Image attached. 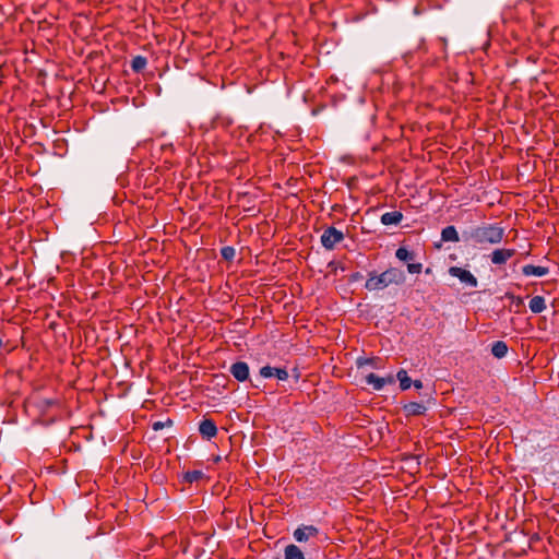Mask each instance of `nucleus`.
Returning a JSON list of instances; mask_svg holds the SVG:
<instances>
[{
    "label": "nucleus",
    "mask_w": 559,
    "mask_h": 559,
    "mask_svg": "<svg viewBox=\"0 0 559 559\" xmlns=\"http://www.w3.org/2000/svg\"><path fill=\"white\" fill-rule=\"evenodd\" d=\"M462 236L465 242L486 248L487 246L499 245L506 236V230L498 223H484L464 230Z\"/></svg>",
    "instance_id": "1"
},
{
    "label": "nucleus",
    "mask_w": 559,
    "mask_h": 559,
    "mask_svg": "<svg viewBox=\"0 0 559 559\" xmlns=\"http://www.w3.org/2000/svg\"><path fill=\"white\" fill-rule=\"evenodd\" d=\"M405 281L406 275L404 271L399 267H389L382 273L371 271L368 273L365 288L369 292L383 290L390 285H403Z\"/></svg>",
    "instance_id": "2"
},
{
    "label": "nucleus",
    "mask_w": 559,
    "mask_h": 559,
    "mask_svg": "<svg viewBox=\"0 0 559 559\" xmlns=\"http://www.w3.org/2000/svg\"><path fill=\"white\" fill-rule=\"evenodd\" d=\"M343 240L344 234L333 226H330L326 229H324L323 234L321 235V245L326 250H333L335 246Z\"/></svg>",
    "instance_id": "3"
},
{
    "label": "nucleus",
    "mask_w": 559,
    "mask_h": 559,
    "mask_svg": "<svg viewBox=\"0 0 559 559\" xmlns=\"http://www.w3.org/2000/svg\"><path fill=\"white\" fill-rule=\"evenodd\" d=\"M320 531L314 525H300L293 533L295 540L298 543H307L318 539Z\"/></svg>",
    "instance_id": "4"
},
{
    "label": "nucleus",
    "mask_w": 559,
    "mask_h": 559,
    "mask_svg": "<svg viewBox=\"0 0 559 559\" xmlns=\"http://www.w3.org/2000/svg\"><path fill=\"white\" fill-rule=\"evenodd\" d=\"M449 274L453 277L459 278L461 283L467 286L477 287L478 285L477 278L468 270L459 266H451L449 269Z\"/></svg>",
    "instance_id": "5"
},
{
    "label": "nucleus",
    "mask_w": 559,
    "mask_h": 559,
    "mask_svg": "<svg viewBox=\"0 0 559 559\" xmlns=\"http://www.w3.org/2000/svg\"><path fill=\"white\" fill-rule=\"evenodd\" d=\"M516 253L515 249L509 248H499L495 249L490 254L489 259L493 265H502L508 262L511 258H513Z\"/></svg>",
    "instance_id": "6"
},
{
    "label": "nucleus",
    "mask_w": 559,
    "mask_h": 559,
    "mask_svg": "<svg viewBox=\"0 0 559 559\" xmlns=\"http://www.w3.org/2000/svg\"><path fill=\"white\" fill-rule=\"evenodd\" d=\"M229 372L233 374V377L238 381V382H245V381H250V369H249V365L245 361H236L234 362L230 368H229Z\"/></svg>",
    "instance_id": "7"
},
{
    "label": "nucleus",
    "mask_w": 559,
    "mask_h": 559,
    "mask_svg": "<svg viewBox=\"0 0 559 559\" xmlns=\"http://www.w3.org/2000/svg\"><path fill=\"white\" fill-rule=\"evenodd\" d=\"M259 373L262 378L276 377L281 381H286L289 377L286 368H277V367H271V366H263L260 369Z\"/></svg>",
    "instance_id": "8"
},
{
    "label": "nucleus",
    "mask_w": 559,
    "mask_h": 559,
    "mask_svg": "<svg viewBox=\"0 0 559 559\" xmlns=\"http://www.w3.org/2000/svg\"><path fill=\"white\" fill-rule=\"evenodd\" d=\"M199 431L202 438L211 440L217 435V427L213 419L204 418L199 425Z\"/></svg>",
    "instance_id": "9"
},
{
    "label": "nucleus",
    "mask_w": 559,
    "mask_h": 559,
    "mask_svg": "<svg viewBox=\"0 0 559 559\" xmlns=\"http://www.w3.org/2000/svg\"><path fill=\"white\" fill-rule=\"evenodd\" d=\"M365 380L368 384H371L373 386V390H376V391L382 390L386 383L393 384L395 382V379L392 376H389L386 378H381V377L377 376L376 373L367 374Z\"/></svg>",
    "instance_id": "10"
},
{
    "label": "nucleus",
    "mask_w": 559,
    "mask_h": 559,
    "mask_svg": "<svg viewBox=\"0 0 559 559\" xmlns=\"http://www.w3.org/2000/svg\"><path fill=\"white\" fill-rule=\"evenodd\" d=\"M427 407L421 402H409L403 405V412L406 417L425 415Z\"/></svg>",
    "instance_id": "11"
},
{
    "label": "nucleus",
    "mask_w": 559,
    "mask_h": 559,
    "mask_svg": "<svg viewBox=\"0 0 559 559\" xmlns=\"http://www.w3.org/2000/svg\"><path fill=\"white\" fill-rule=\"evenodd\" d=\"M522 273L525 276H545L549 273V269L546 266L526 264L522 267Z\"/></svg>",
    "instance_id": "12"
},
{
    "label": "nucleus",
    "mask_w": 559,
    "mask_h": 559,
    "mask_svg": "<svg viewBox=\"0 0 559 559\" xmlns=\"http://www.w3.org/2000/svg\"><path fill=\"white\" fill-rule=\"evenodd\" d=\"M403 219V214L402 212H399V211H393V212H386L384 214L381 215V223L383 225H397L402 222Z\"/></svg>",
    "instance_id": "13"
},
{
    "label": "nucleus",
    "mask_w": 559,
    "mask_h": 559,
    "mask_svg": "<svg viewBox=\"0 0 559 559\" xmlns=\"http://www.w3.org/2000/svg\"><path fill=\"white\" fill-rule=\"evenodd\" d=\"M441 240L445 242H459L460 236L453 225L447 226L441 230Z\"/></svg>",
    "instance_id": "14"
},
{
    "label": "nucleus",
    "mask_w": 559,
    "mask_h": 559,
    "mask_svg": "<svg viewBox=\"0 0 559 559\" xmlns=\"http://www.w3.org/2000/svg\"><path fill=\"white\" fill-rule=\"evenodd\" d=\"M285 559H305L304 551L295 544H289L284 549Z\"/></svg>",
    "instance_id": "15"
},
{
    "label": "nucleus",
    "mask_w": 559,
    "mask_h": 559,
    "mask_svg": "<svg viewBox=\"0 0 559 559\" xmlns=\"http://www.w3.org/2000/svg\"><path fill=\"white\" fill-rule=\"evenodd\" d=\"M528 306L533 313H540L546 309L545 298L542 296H534L530 300Z\"/></svg>",
    "instance_id": "16"
},
{
    "label": "nucleus",
    "mask_w": 559,
    "mask_h": 559,
    "mask_svg": "<svg viewBox=\"0 0 559 559\" xmlns=\"http://www.w3.org/2000/svg\"><path fill=\"white\" fill-rule=\"evenodd\" d=\"M508 353V345L503 341H496L491 346V354L496 358H503Z\"/></svg>",
    "instance_id": "17"
},
{
    "label": "nucleus",
    "mask_w": 559,
    "mask_h": 559,
    "mask_svg": "<svg viewBox=\"0 0 559 559\" xmlns=\"http://www.w3.org/2000/svg\"><path fill=\"white\" fill-rule=\"evenodd\" d=\"M205 477L204 473L199 469L187 471L183 474V481L188 484L197 483Z\"/></svg>",
    "instance_id": "18"
},
{
    "label": "nucleus",
    "mask_w": 559,
    "mask_h": 559,
    "mask_svg": "<svg viewBox=\"0 0 559 559\" xmlns=\"http://www.w3.org/2000/svg\"><path fill=\"white\" fill-rule=\"evenodd\" d=\"M396 379L400 381V388L402 391H406L412 385V380L407 374V371L404 369H401L396 373Z\"/></svg>",
    "instance_id": "19"
},
{
    "label": "nucleus",
    "mask_w": 559,
    "mask_h": 559,
    "mask_svg": "<svg viewBox=\"0 0 559 559\" xmlns=\"http://www.w3.org/2000/svg\"><path fill=\"white\" fill-rule=\"evenodd\" d=\"M147 64V59L143 56H136L131 60V69L135 73L142 72Z\"/></svg>",
    "instance_id": "20"
},
{
    "label": "nucleus",
    "mask_w": 559,
    "mask_h": 559,
    "mask_svg": "<svg viewBox=\"0 0 559 559\" xmlns=\"http://www.w3.org/2000/svg\"><path fill=\"white\" fill-rule=\"evenodd\" d=\"M395 257L400 260V261H413L416 257L415 252L413 251H409L407 250L405 247H400L396 251H395Z\"/></svg>",
    "instance_id": "21"
},
{
    "label": "nucleus",
    "mask_w": 559,
    "mask_h": 559,
    "mask_svg": "<svg viewBox=\"0 0 559 559\" xmlns=\"http://www.w3.org/2000/svg\"><path fill=\"white\" fill-rule=\"evenodd\" d=\"M236 250L234 247L226 246L221 249V255L225 261L231 262L235 258Z\"/></svg>",
    "instance_id": "22"
},
{
    "label": "nucleus",
    "mask_w": 559,
    "mask_h": 559,
    "mask_svg": "<svg viewBox=\"0 0 559 559\" xmlns=\"http://www.w3.org/2000/svg\"><path fill=\"white\" fill-rule=\"evenodd\" d=\"M170 426H173V420H171V419H169V418H168L167 420H165V421L157 420V421H154V423L152 424V428H153V430H155V431L162 430V429H164L165 427H170Z\"/></svg>",
    "instance_id": "23"
},
{
    "label": "nucleus",
    "mask_w": 559,
    "mask_h": 559,
    "mask_svg": "<svg viewBox=\"0 0 559 559\" xmlns=\"http://www.w3.org/2000/svg\"><path fill=\"white\" fill-rule=\"evenodd\" d=\"M423 270L421 263H408L407 264V271L411 274H419Z\"/></svg>",
    "instance_id": "24"
},
{
    "label": "nucleus",
    "mask_w": 559,
    "mask_h": 559,
    "mask_svg": "<svg viewBox=\"0 0 559 559\" xmlns=\"http://www.w3.org/2000/svg\"><path fill=\"white\" fill-rule=\"evenodd\" d=\"M56 404V401L55 400H51V399H45V400H41L39 403H38V406L39 407H43V408H48L52 405Z\"/></svg>",
    "instance_id": "25"
},
{
    "label": "nucleus",
    "mask_w": 559,
    "mask_h": 559,
    "mask_svg": "<svg viewBox=\"0 0 559 559\" xmlns=\"http://www.w3.org/2000/svg\"><path fill=\"white\" fill-rule=\"evenodd\" d=\"M364 365H374V358H359L357 360V366L362 367Z\"/></svg>",
    "instance_id": "26"
},
{
    "label": "nucleus",
    "mask_w": 559,
    "mask_h": 559,
    "mask_svg": "<svg viewBox=\"0 0 559 559\" xmlns=\"http://www.w3.org/2000/svg\"><path fill=\"white\" fill-rule=\"evenodd\" d=\"M16 265H17L16 254H13L12 258H11V261L9 263L4 264L5 269H8V270L13 269Z\"/></svg>",
    "instance_id": "27"
},
{
    "label": "nucleus",
    "mask_w": 559,
    "mask_h": 559,
    "mask_svg": "<svg viewBox=\"0 0 559 559\" xmlns=\"http://www.w3.org/2000/svg\"><path fill=\"white\" fill-rule=\"evenodd\" d=\"M7 378H10L13 382H16V383L20 382V376L14 371H8Z\"/></svg>",
    "instance_id": "28"
},
{
    "label": "nucleus",
    "mask_w": 559,
    "mask_h": 559,
    "mask_svg": "<svg viewBox=\"0 0 559 559\" xmlns=\"http://www.w3.org/2000/svg\"><path fill=\"white\" fill-rule=\"evenodd\" d=\"M364 278V275L360 272H355L349 276V282H358Z\"/></svg>",
    "instance_id": "29"
},
{
    "label": "nucleus",
    "mask_w": 559,
    "mask_h": 559,
    "mask_svg": "<svg viewBox=\"0 0 559 559\" xmlns=\"http://www.w3.org/2000/svg\"><path fill=\"white\" fill-rule=\"evenodd\" d=\"M507 298H511V299H515V304H518V306L522 305L523 304V300L521 297H515L514 295L512 294H507L506 295Z\"/></svg>",
    "instance_id": "30"
},
{
    "label": "nucleus",
    "mask_w": 559,
    "mask_h": 559,
    "mask_svg": "<svg viewBox=\"0 0 559 559\" xmlns=\"http://www.w3.org/2000/svg\"><path fill=\"white\" fill-rule=\"evenodd\" d=\"M11 236H14L15 238L17 236H20V238H23V231L20 230V229H14V230L11 231V235H9L8 237H11Z\"/></svg>",
    "instance_id": "31"
},
{
    "label": "nucleus",
    "mask_w": 559,
    "mask_h": 559,
    "mask_svg": "<svg viewBox=\"0 0 559 559\" xmlns=\"http://www.w3.org/2000/svg\"><path fill=\"white\" fill-rule=\"evenodd\" d=\"M412 384H414L416 389L423 388V382L420 380H415L414 382H412Z\"/></svg>",
    "instance_id": "32"
},
{
    "label": "nucleus",
    "mask_w": 559,
    "mask_h": 559,
    "mask_svg": "<svg viewBox=\"0 0 559 559\" xmlns=\"http://www.w3.org/2000/svg\"><path fill=\"white\" fill-rule=\"evenodd\" d=\"M15 282H16V281H15L13 277H10V278H8V281H7V284H5V285H7V286H11V285L15 284Z\"/></svg>",
    "instance_id": "33"
},
{
    "label": "nucleus",
    "mask_w": 559,
    "mask_h": 559,
    "mask_svg": "<svg viewBox=\"0 0 559 559\" xmlns=\"http://www.w3.org/2000/svg\"><path fill=\"white\" fill-rule=\"evenodd\" d=\"M11 328L10 324L8 326L2 325V334H5L7 329Z\"/></svg>",
    "instance_id": "34"
},
{
    "label": "nucleus",
    "mask_w": 559,
    "mask_h": 559,
    "mask_svg": "<svg viewBox=\"0 0 559 559\" xmlns=\"http://www.w3.org/2000/svg\"><path fill=\"white\" fill-rule=\"evenodd\" d=\"M425 273H426V274H431V273H432V270H431L430 267H427V269L425 270Z\"/></svg>",
    "instance_id": "35"
},
{
    "label": "nucleus",
    "mask_w": 559,
    "mask_h": 559,
    "mask_svg": "<svg viewBox=\"0 0 559 559\" xmlns=\"http://www.w3.org/2000/svg\"><path fill=\"white\" fill-rule=\"evenodd\" d=\"M294 371H297V369H294ZM298 379H299V373H298V372H296V374H295V380H296V382L298 381Z\"/></svg>",
    "instance_id": "36"
},
{
    "label": "nucleus",
    "mask_w": 559,
    "mask_h": 559,
    "mask_svg": "<svg viewBox=\"0 0 559 559\" xmlns=\"http://www.w3.org/2000/svg\"><path fill=\"white\" fill-rule=\"evenodd\" d=\"M2 520H4L7 523H10V520H7L3 515H2Z\"/></svg>",
    "instance_id": "37"
},
{
    "label": "nucleus",
    "mask_w": 559,
    "mask_h": 559,
    "mask_svg": "<svg viewBox=\"0 0 559 559\" xmlns=\"http://www.w3.org/2000/svg\"><path fill=\"white\" fill-rule=\"evenodd\" d=\"M219 461H221L219 456L215 457V462H219Z\"/></svg>",
    "instance_id": "38"
}]
</instances>
